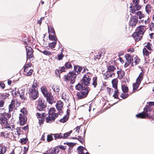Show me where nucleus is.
<instances>
[{
	"instance_id": "obj_52",
	"label": "nucleus",
	"mask_w": 154,
	"mask_h": 154,
	"mask_svg": "<svg viewBox=\"0 0 154 154\" xmlns=\"http://www.w3.org/2000/svg\"><path fill=\"white\" fill-rule=\"evenodd\" d=\"M68 118L67 117L64 116L62 119L60 120V121L62 123H64L66 122L68 120Z\"/></svg>"
},
{
	"instance_id": "obj_9",
	"label": "nucleus",
	"mask_w": 154,
	"mask_h": 154,
	"mask_svg": "<svg viewBox=\"0 0 154 154\" xmlns=\"http://www.w3.org/2000/svg\"><path fill=\"white\" fill-rule=\"evenodd\" d=\"M112 84L113 87L115 88V93L113 96L115 98H117L118 97V94L119 93L118 90L117 89L118 80L117 79H115L112 81Z\"/></svg>"
},
{
	"instance_id": "obj_18",
	"label": "nucleus",
	"mask_w": 154,
	"mask_h": 154,
	"mask_svg": "<svg viewBox=\"0 0 154 154\" xmlns=\"http://www.w3.org/2000/svg\"><path fill=\"white\" fill-rule=\"evenodd\" d=\"M144 26H141L137 28L135 32H137L143 36L144 31Z\"/></svg>"
},
{
	"instance_id": "obj_2",
	"label": "nucleus",
	"mask_w": 154,
	"mask_h": 154,
	"mask_svg": "<svg viewBox=\"0 0 154 154\" xmlns=\"http://www.w3.org/2000/svg\"><path fill=\"white\" fill-rule=\"evenodd\" d=\"M82 69V67L77 66H74V71L72 72H70L68 75H65L64 77L65 81L66 82L70 81L71 84H73L75 81V79L76 75L80 73Z\"/></svg>"
},
{
	"instance_id": "obj_57",
	"label": "nucleus",
	"mask_w": 154,
	"mask_h": 154,
	"mask_svg": "<svg viewBox=\"0 0 154 154\" xmlns=\"http://www.w3.org/2000/svg\"><path fill=\"white\" fill-rule=\"evenodd\" d=\"M27 142V139L26 138H22L20 140V142L22 144H25Z\"/></svg>"
},
{
	"instance_id": "obj_25",
	"label": "nucleus",
	"mask_w": 154,
	"mask_h": 154,
	"mask_svg": "<svg viewBox=\"0 0 154 154\" xmlns=\"http://www.w3.org/2000/svg\"><path fill=\"white\" fill-rule=\"evenodd\" d=\"M47 152L51 154H57L59 152V149L55 147L51 150H48Z\"/></svg>"
},
{
	"instance_id": "obj_48",
	"label": "nucleus",
	"mask_w": 154,
	"mask_h": 154,
	"mask_svg": "<svg viewBox=\"0 0 154 154\" xmlns=\"http://www.w3.org/2000/svg\"><path fill=\"white\" fill-rule=\"evenodd\" d=\"M145 9L146 13L148 14H149L151 12L150 6L149 5H147L146 6Z\"/></svg>"
},
{
	"instance_id": "obj_51",
	"label": "nucleus",
	"mask_w": 154,
	"mask_h": 154,
	"mask_svg": "<svg viewBox=\"0 0 154 154\" xmlns=\"http://www.w3.org/2000/svg\"><path fill=\"white\" fill-rule=\"evenodd\" d=\"M52 134H49L48 135L47 137V140L48 142H50L53 140V137L52 136Z\"/></svg>"
},
{
	"instance_id": "obj_62",
	"label": "nucleus",
	"mask_w": 154,
	"mask_h": 154,
	"mask_svg": "<svg viewBox=\"0 0 154 154\" xmlns=\"http://www.w3.org/2000/svg\"><path fill=\"white\" fill-rule=\"evenodd\" d=\"M16 130L17 134L18 135H20L21 134L20 128L17 127L16 128Z\"/></svg>"
},
{
	"instance_id": "obj_1",
	"label": "nucleus",
	"mask_w": 154,
	"mask_h": 154,
	"mask_svg": "<svg viewBox=\"0 0 154 154\" xmlns=\"http://www.w3.org/2000/svg\"><path fill=\"white\" fill-rule=\"evenodd\" d=\"M0 121L2 124H3L4 126V128H2L3 130L0 132V135L4 138H8L9 134L7 131H10L14 130L15 128V126L14 123H12L8 124L7 118L4 116L0 118Z\"/></svg>"
},
{
	"instance_id": "obj_31",
	"label": "nucleus",
	"mask_w": 154,
	"mask_h": 154,
	"mask_svg": "<svg viewBox=\"0 0 154 154\" xmlns=\"http://www.w3.org/2000/svg\"><path fill=\"white\" fill-rule=\"evenodd\" d=\"M7 150L6 147L0 145V154H5Z\"/></svg>"
},
{
	"instance_id": "obj_24",
	"label": "nucleus",
	"mask_w": 154,
	"mask_h": 154,
	"mask_svg": "<svg viewBox=\"0 0 154 154\" xmlns=\"http://www.w3.org/2000/svg\"><path fill=\"white\" fill-rule=\"evenodd\" d=\"M107 72H114L116 69V68L112 65H108L107 66Z\"/></svg>"
},
{
	"instance_id": "obj_16",
	"label": "nucleus",
	"mask_w": 154,
	"mask_h": 154,
	"mask_svg": "<svg viewBox=\"0 0 154 154\" xmlns=\"http://www.w3.org/2000/svg\"><path fill=\"white\" fill-rule=\"evenodd\" d=\"M79 154H89L87 150L82 146H79L77 148Z\"/></svg>"
},
{
	"instance_id": "obj_32",
	"label": "nucleus",
	"mask_w": 154,
	"mask_h": 154,
	"mask_svg": "<svg viewBox=\"0 0 154 154\" xmlns=\"http://www.w3.org/2000/svg\"><path fill=\"white\" fill-rule=\"evenodd\" d=\"M52 135H54L55 140H56L57 139H60L62 138L63 139V134L62 133L55 134H53Z\"/></svg>"
},
{
	"instance_id": "obj_45",
	"label": "nucleus",
	"mask_w": 154,
	"mask_h": 154,
	"mask_svg": "<svg viewBox=\"0 0 154 154\" xmlns=\"http://www.w3.org/2000/svg\"><path fill=\"white\" fill-rule=\"evenodd\" d=\"M52 89L53 91L55 92H58L59 91V87L57 85H54L52 87Z\"/></svg>"
},
{
	"instance_id": "obj_14",
	"label": "nucleus",
	"mask_w": 154,
	"mask_h": 154,
	"mask_svg": "<svg viewBox=\"0 0 154 154\" xmlns=\"http://www.w3.org/2000/svg\"><path fill=\"white\" fill-rule=\"evenodd\" d=\"M27 58L31 59L33 57V51L31 48L26 46Z\"/></svg>"
},
{
	"instance_id": "obj_21",
	"label": "nucleus",
	"mask_w": 154,
	"mask_h": 154,
	"mask_svg": "<svg viewBox=\"0 0 154 154\" xmlns=\"http://www.w3.org/2000/svg\"><path fill=\"white\" fill-rule=\"evenodd\" d=\"M41 91L45 97L47 96L50 93L48 92V90L45 86H43L41 88Z\"/></svg>"
},
{
	"instance_id": "obj_46",
	"label": "nucleus",
	"mask_w": 154,
	"mask_h": 154,
	"mask_svg": "<svg viewBox=\"0 0 154 154\" xmlns=\"http://www.w3.org/2000/svg\"><path fill=\"white\" fill-rule=\"evenodd\" d=\"M100 53H96L94 54V59L96 60H98L101 57Z\"/></svg>"
},
{
	"instance_id": "obj_28",
	"label": "nucleus",
	"mask_w": 154,
	"mask_h": 154,
	"mask_svg": "<svg viewBox=\"0 0 154 154\" xmlns=\"http://www.w3.org/2000/svg\"><path fill=\"white\" fill-rule=\"evenodd\" d=\"M84 85H81L80 84H78L75 87L76 89L78 90H80L81 89L82 90H85L86 87H85V86L84 87L83 86Z\"/></svg>"
},
{
	"instance_id": "obj_19",
	"label": "nucleus",
	"mask_w": 154,
	"mask_h": 154,
	"mask_svg": "<svg viewBox=\"0 0 154 154\" xmlns=\"http://www.w3.org/2000/svg\"><path fill=\"white\" fill-rule=\"evenodd\" d=\"M63 103L60 100L58 101L57 102L56 105V108L59 111H61L63 107Z\"/></svg>"
},
{
	"instance_id": "obj_11",
	"label": "nucleus",
	"mask_w": 154,
	"mask_h": 154,
	"mask_svg": "<svg viewBox=\"0 0 154 154\" xmlns=\"http://www.w3.org/2000/svg\"><path fill=\"white\" fill-rule=\"evenodd\" d=\"M38 102L37 109L40 111H42L46 107V104H45L44 101L42 99H39Z\"/></svg>"
},
{
	"instance_id": "obj_49",
	"label": "nucleus",
	"mask_w": 154,
	"mask_h": 154,
	"mask_svg": "<svg viewBox=\"0 0 154 154\" xmlns=\"http://www.w3.org/2000/svg\"><path fill=\"white\" fill-rule=\"evenodd\" d=\"M48 31L49 33H53V35H54L55 34V32L54 29L52 27L49 28L48 26Z\"/></svg>"
},
{
	"instance_id": "obj_26",
	"label": "nucleus",
	"mask_w": 154,
	"mask_h": 154,
	"mask_svg": "<svg viewBox=\"0 0 154 154\" xmlns=\"http://www.w3.org/2000/svg\"><path fill=\"white\" fill-rule=\"evenodd\" d=\"M36 116L38 118L44 119L46 117V114L43 112H37Z\"/></svg>"
},
{
	"instance_id": "obj_36",
	"label": "nucleus",
	"mask_w": 154,
	"mask_h": 154,
	"mask_svg": "<svg viewBox=\"0 0 154 154\" xmlns=\"http://www.w3.org/2000/svg\"><path fill=\"white\" fill-rule=\"evenodd\" d=\"M17 88H15L14 89H13V92H12V94L13 95L14 97H16L17 96H18L20 95V94L19 93V91H15L16 90Z\"/></svg>"
},
{
	"instance_id": "obj_27",
	"label": "nucleus",
	"mask_w": 154,
	"mask_h": 154,
	"mask_svg": "<svg viewBox=\"0 0 154 154\" xmlns=\"http://www.w3.org/2000/svg\"><path fill=\"white\" fill-rule=\"evenodd\" d=\"M117 74L119 78L120 79H121L124 76L125 73L124 71L120 70L117 72Z\"/></svg>"
},
{
	"instance_id": "obj_22",
	"label": "nucleus",
	"mask_w": 154,
	"mask_h": 154,
	"mask_svg": "<svg viewBox=\"0 0 154 154\" xmlns=\"http://www.w3.org/2000/svg\"><path fill=\"white\" fill-rule=\"evenodd\" d=\"M135 9L134 11L135 12L134 13H132L133 14H135L138 16L140 20L144 17V14H142L141 11H138L137 12H136L137 11H138L139 10H136V8Z\"/></svg>"
},
{
	"instance_id": "obj_6",
	"label": "nucleus",
	"mask_w": 154,
	"mask_h": 154,
	"mask_svg": "<svg viewBox=\"0 0 154 154\" xmlns=\"http://www.w3.org/2000/svg\"><path fill=\"white\" fill-rule=\"evenodd\" d=\"M144 112L137 114L136 116L138 118L144 119L146 117H149L150 112V110L149 107H146L144 109Z\"/></svg>"
},
{
	"instance_id": "obj_20",
	"label": "nucleus",
	"mask_w": 154,
	"mask_h": 154,
	"mask_svg": "<svg viewBox=\"0 0 154 154\" xmlns=\"http://www.w3.org/2000/svg\"><path fill=\"white\" fill-rule=\"evenodd\" d=\"M142 35H140V34L135 32L132 35V36L136 41H139L142 37Z\"/></svg>"
},
{
	"instance_id": "obj_34",
	"label": "nucleus",
	"mask_w": 154,
	"mask_h": 154,
	"mask_svg": "<svg viewBox=\"0 0 154 154\" xmlns=\"http://www.w3.org/2000/svg\"><path fill=\"white\" fill-rule=\"evenodd\" d=\"M9 96V94L8 93H0V98L2 99H5Z\"/></svg>"
},
{
	"instance_id": "obj_17",
	"label": "nucleus",
	"mask_w": 154,
	"mask_h": 154,
	"mask_svg": "<svg viewBox=\"0 0 154 154\" xmlns=\"http://www.w3.org/2000/svg\"><path fill=\"white\" fill-rule=\"evenodd\" d=\"M45 97L46 98L47 102L50 104H52L55 102L54 97L50 94Z\"/></svg>"
},
{
	"instance_id": "obj_61",
	"label": "nucleus",
	"mask_w": 154,
	"mask_h": 154,
	"mask_svg": "<svg viewBox=\"0 0 154 154\" xmlns=\"http://www.w3.org/2000/svg\"><path fill=\"white\" fill-rule=\"evenodd\" d=\"M113 74H114L113 73H112V72H111V73H110V72H109V73H107L106 75V78H108L109 77H112V75H113Z\"/></svg>"
},
{
	"instance_id": "obj_58",
	"label": "nucleus",
	"mask_w": 154,
	"mask_h": 154,
	"mask_svg": "<svg viewBox=\"0 0 154 154\" xmlns=\"http://www.w3.org/2000/svg\"><path fill=\"white\" fill-rule=\"evenodd\" d=\"M31 66V64L30 63H27L25 65L24 67V69H28V67Z\"/></svg>"
},
{
	"instance_id": "obj_23",
	"label": "nucleus",
	"mask_w": 154,
	"mask_h": 154,
	"mask_svg": "<svg viewBox=\"0 0 154 154\" xmlns=\"http://www.w3.org/2000/svg\"><path fill=\"white\" fill-rule=\"evenodd\" d=\"M140 61V60L137 57H135L133 59V61L131 64V66H133L138 64Z\"/></svg>"
},
{
	"instance_id": "obj_55",
	"label": "nucleus",
	"mask_w": 154,
	"mask_h": 154,
	"mask_svg": "<svg viewBox=\"0 0 154 154\" xmlns=\"http://www.w3.org/2000/svg\"><path fill=\"white\" fill-rule=\"evenodd\" d=\"M65 68H66L67 69L69 68L70 67H72V65L71 63L69 62L66 63L65 65Z\"/></svg>"
},
{
	"instance_id": "obj_47",
	"label": "nucleus",
	"mask_w": 154,
	"mask_h": 154,
	"mask_svg": "<svg viewBox=\"0 0 154 154\" xmlns=\"http://www.w3.org/2000/svg\"><path fill=\"white\" fill-rule=\"evenodd\" d=\"M40 51L42 52L44 54L46 55H50L52 54V53L51 52L45 50L43 51Z\"/></svg>"
},
{
	"instance_id": "obj_60",
	"label": "nucleus",
	"mask_w": 154,
	"mask_h": 154,
	"mask_svg": "<svg viewBox=\"0 0 154 154\" xmlns=\"http://www.w3.org/2000/svg\"><path fill=\"white\" fill-rule=\"evenodd\" d=\"M134 51V48H130L127 50V51L128 52H130L131 53H132Z\"/></svg>"
},
{
	"instance_id": "obj_44",
	"label": "nucleus",
	"mask_w": 154,
	"mask_h": 154,
	"mask_svg": "<svg viewBox=\"0 0 154 154\" xmlns=\"http://www.w3.org/2000/svg\"><path fill=\"white\" fill-rule=\"evenodd\" d=\"M72 131H70L66 132L64 134H63V139H65L69 136V135L72 133Z\"/></svg>"
},
{
	"instance_id": "obj_10",
	"label": "nucleus",
	"mask_w": 154,
	"mask_h": 154,
	"mask_svg": "<svg viewBox=\"0 0 154 154\" xmlns=\"http://www.w3.org/2000/svg\"><path fill=\"white\" fill-rule=\"evenodd\" d=\"M89 88L86 87L85 90H84V91H81L77 93V95L78 98L81 99L87 96L89 91Z\"/></svg>"
},
{
	"instance_id": "obj_8",
	"label": "nucleus",
	"mask_w": 154,
	"mask_h": 154,
	"mask_svg": "<svg viewBox=\"0 0 154 154\" xmlns=\"http://www.w3.org/2000/svg\"><path fill=\"white\" fill-rule=\"evenodd\" d=\"M133 2L134 5H131L130 7L131 9L130 12L134 13L135 8L136 10H140L141 8V6L139 4V0H133Z\"/></svg>"
},
{
	"instance_id": "obj_42",
	"label": "nucleus",
	"mask_w": 154,
	"mask_h": 154,
	"mask_svg": "<svg viewBox=\"0 0 154 154\" xmlns=\"http://www.w3.org/2000/svg\"><path fill=\"white\" fill-rule=\"evenodd\" d=\"M56 43V42H55L49 43L48 44V46L50 48H51V49H52L55 47Z\"/></svg>"
},
{
	"instance_id": "obj_56",
	"label": "nucleus",
	"mask_w": 154,
	"mask_h": 154,
	"mask_svg": "<svg viewBox=\"0 0 154 154\" xmlns=\"http://www.w3.org/2000/svg\"><path fill=\"white\" fill-rule=\"evenodd\" d=\"M149 28L151 31H154V23H152L150 25Z\"/></svg>"
},
{
	"instance_id": "obj_35",
	"label": "nucleus",
	"mask_w": 154,
	"mask_h": 154,
	"mask_svg": "<svg viewBox=\"0 0 154 154\" xmlns=\"http://www.w3.org/2000/svg\"><path fill=\"white\" fill-rule=\"evenodd\" d=\"M145 47L148 49L149 51H152L153 48V45L150 43L148 42L147 43Z\"/></svg>"
},
{
	"instance_id": "obj_30",
	"label": "nucleus",
	"mask_w": 154,
	"mask_h": 154,
	"mask_svg": "<svg viewBox=\"0 0 154 154\" xmlns=\"http://www.w3.org/2000/svg\"><path fill=\"white\" fill-rule=\"evenodd\" d=\"M66 68L64 66H62L60 67V68H59L58 69H57L55 71V72L56 73L60 74L63 72L65 71Z\"/></svg>"
},
{
	"instance_id": "obj_3",
	"label": "nucleus",
	"mask_w": 154,
	"mask_h": 154,
	"mask_svg": "<svg viewBox=\"0 0 154 154\" xmlns=\"http://www.w3.org/2000/svg\"><path fill=\"white\" fill-rule=\"evenodd\" d=\"M38 86L37 82L34 81L31 88L29 90V93L30 97L33 100H35L38 96V94L36 88Z\"/></svg>"
},
{
	"instance_id": "obj_5",
	"label": "nucleus",
	"mask_w": 154,
	"mask_h": 154,
	"mask_svg": "<svg viewBox=\"0 0 154 154\" xmlns=\"http://www.w3.org/2000/svg\"><path fill=\"white\" fill-rule=\"evenodd\" d=\"M91 74L90 73H86L82 78L81 82L84 86H88L90 84L91 79Z\"/></svg>"
},
{
	"instance_id": "obj_64",
	"label": "nucleus",
	"mask_w": 154,
	"mask_h": 154,
	"mask_svg": "<svg viewBox=\"0 0 154 154\" xmlns=\"http://www.w3.org/2000/svg\"><path fill=\"white\" fill-rule=\"evenodd\" d=\"M58 147L60 149H62V150H65L66 149V146H64L62 145H60Z\"/></svg>"
},
{
	"instance_id": "obj_37",
	"label": "nucleus",
	"mask_w": 154,
	"mask_h": 154,
	"mask_svg": "<svg viewBox=\"0 0 154 154\" xmlns=\"http://www.w3.org/2000/svg\"><path fill=\"white\" fill-rule=\"evenodd\" d=\"M122 91L124 93H128V87L125 85H122Z\"/></svg>"
},
{
	"instance_id": "obj_43",
	"label": "nucleus",
	"mask_w": 154,
	"mask_h": 154,
	"mask_svg": "<svg viewBox=\"0 0 154 154\" xmlns=\"http://www.w3.org/2000/svg\"><path fill=\"white\" fill-rule=\"evenodd\" d=\"M80 129V126L77 127L75 129H74L75 131V132L73 134L75 136H77L79 132V130Z\"/></svg>"
},
{
	"instance_id": "obj_41",
	"label": "nucleus",
	"mask_w": 154,
	"mask_h": 154,
	"mask_svg": "<svg viewBox=\"0 0 154 154\" xmlns=\"http://www.w3.org/2000/svg\"><path fill=\"white\" fill-rule=\"evenodd\" d=\"M14 107V101H12L11 104H10L9 106V112L12 111L13 110Z\"/></svg>"
},
{
	"instance_id": "obj_39",
	"label": "nucleus",
	"mask_w": 154,
	"mask_h": 154,
	"mask_svg": "<svg viewBox=\"0 0 154 154\" xmlns=\"http://www.w3.org/2000/svg\"><path fill=\"white\" fill-rule=\"evenodd\" d=\"M143 52L144 56L147 57L149 56V52L147 50L146 48H144L143 49Z\"/></svg>"
},
{
	"instance_id": "obj_13",
	"label": "nucleus",
	"mask_w": 154,
	"mask_h": 154,
	"mask_svg": "<svg viewBox=\"0 0 154 154\" xmlns=\"http://www.w3.org/2000/svg\"><path fill=\"white\" fill-rule=\"evenodd\" d=\"M125 57L127 62L125 63L124 66L125 67H127L130 64H131L133 61V58L130 55L128 54H125Z\"/></svg>"
},
{
	"instance_id": "obj_63",
	"label": "nucleus",
	"mask_w": 154,
	"mask_h": 154,
	"mask_svg": "<svg viewBox=\"0 0 154 154\" xmlns=\"http://www.w3.org/2000/svg\"><path fill=\"white\" fill-rule=\"evenodd\" d=\"M44 18V17H41L39 20H38L37 21V23L38 24H41L42 22V20Z\"/></svg>"
},
{
	"instance_id": "obj_33",
	"label": "nucleus",
	"mask_w": 154,
	"mask_h": 154,
	"mask_svg": "<svg viewBox=\"0 0 154 154\" xmlns=\"http://www.w3.org/2000/svg\"><path fill=\"white\" fill-rule=\"evenodd\" d=\"M150 22V20L149 19V18H147L146 19H145V20H144L140 19V21H139V23H142L143 24V26H144V25H147L149 24V23Z\"/></svg>"
},
{
	"instance_id": "obj_12",
	"label": "nucleus",
	"mask_w": 154,
	"mask_h": 154,
	"mask_svg": "<svg viewBox=\"0 0 154 154\" xmlns=\"http://www.w3.org/2000/svg\"><path fill=\"white\" fill-rule=\"evenodd\" d=\"M138 21V18L135 16H133L131 17L129 21L130 25L132 27H135Z\"/></svg>"
},
{
	"instance_id": "obj_29",
	"label": "nucleus",
	"mask_w": 154,
	"mask_h": 154,
	"mask_svg": "<svg viewBox=\"0 0 154 154\" xmlns=\"http://www.w3.org/2000/svg\"><path fill=\"white\" fill-rule=\"evenodd\" d=\"M24 74L27 76H29L31 75L33 72V70L32 69H30L29 70L28 69H24Z\"/></svg>"
},
{
	"instance_id": "obj_40",
	"label": "nucleus",
	"mask_w": 154,
	"mask_h": 154,
	"mask_svg": "<svg viewBox=\"0 0 154 154\" xmlns=\"http://www.w3.org/2000/svg\"><path fill=\"white\" fill-rule=\"evenodd\" d=\"M97 77H94L93 79V82L92 85L94 86V88L96 87L97 85Z\"/></svg>"
},
{
	"instance_id": "obj_53",
	"label": "nucleus",
	"mask_w": 154,
	"mask_h": 154,
	"mask_svg": "<svg viewBox=\"0 0 154 154\" xmlns=\"http://www.w3.org/2000/svg\"><path fill=\"white\" fill-rule=\"evenodd\" d=\"M20 112L22 113V114H24V115L26 114L27 112L26 109L25 108H23L20 110Z\"/></svg>"
},
{
	"instance_id": "obj_59",
	"label": "nucleus",
	"mask_w": 154,
	"mask_h": 154,
	"mask_svg": "<svg viewBox=\"0 0 154 154\" xmlns=\"http://www.w3.org/2000/svg\"><path fill=\"white\" fill-rule=\"evenodd\" d=\"M2 114L3 115V116H7L8 118H10L11 117V114L8 113H6L5 112L3 113Z\"/></svg>"
},
{
	"instance_id": "obj_50",
	"label": "nucleus",
	"mask_w": 154,
	"mask_h": 154,
	"mask_svg": "<svg viewBox=\"0 0 154 154\" xmlns=\"http://www.w3.org/2000/svg\"><path fill=\"white\" fill-rule=\"evenodd\" d=\"M71 138L72 139H76L78 140L80 142L82 143L83 141V138L81 136H79L78 138L76 137H71Z\"/></svg>"
},
{
	"instance_id": "obj_7",
	"label": "nucleus",
	"mask_w": 154,
	"mask_h": 154,
	"mask_svg": "<svg viewBox=\"0 0 154 154\" xmlns=\"http://www.w3.org/2000/svg\"><path fill=\"white\" fill-rule=\"evenodd\" d=\"M143 73L142 72H141L137 79L135 83L133 84V87L134 91H136L138 88L143 79Z\"/></svg>"
},
{
	"instance_id": "obj_15",
	"label": "nucleus",
	"mask_w": 154,
	"mask_h": 154,
	"mask_svg": "<svg viewBox=\"0 0 154 154\" xmlns=\"http://www.w3.org/2000/svg\"><path fill=\"white\" fill-rule=\"evenodd\" d=\"M20 124L21 125H23L25 124L27 121L26 117L24 114H20L19 116Z\"/></svg>"
},
{
	"instance_id": "obj_38",
	"label": "nucleus",
	"mask_w": 154,
	"mask_h": 154,
	"mask_svg": "<svg viewBox=\"0 0 154 154\" xmlns=\"http://www.w3.org/2000/svg\"><path fill=\"white\" fill-rule=\"evenodd\" d=\"M49 38L50 40L54 41L56 42L57 40V38L55 36L53 35H50L49 36Z\"/></svg>"
},
{
	"instance_id": "obj_4",
	"label": "nucleus",
	"mask_w": 154,
	"mask_h": 154,
	"mask_svg": "<svg viewBox=\"0 0 154 154\" xmlns=\"http://www.w3.org/2000/svg\"><path fill=\"white\" fill-rule=\"evenodd\" d=\"M56 110L54 108H51L49 111V115L45 119L47 123H51L54 122L56 118L58 117V114L55 113Z\"/></svg>"
},
{
	"instance_id": "obj_54",
	"label": "nucleus",
	"mask_w": 154,
	"mask_h": 154,
	"mask_svg": "<svg viewBox=\"0 0 154 154\" xmlns=\"http://www.w3.org/2000/svg\"><path fill=\"white\" fill-rule=\"evenodd\" d=\"M128 94H125H125L122 93L121 95V97L123 99L125 98L128 97Z\"/></svg>"
}]
</instances>
